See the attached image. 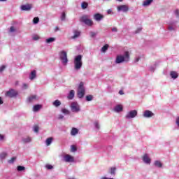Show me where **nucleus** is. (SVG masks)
I'll return each instance as SVG.
<instances>
[{
  "label": "nucleus",
  "mask_w": 179,
  "mask_h": 179,
  "mask_svg": "<svg viewBox=\"0 0 179 179\" xmlns=\"http://www.w3.org/2000/svg\"><path fill=\"white\" fill-rule=\"evenodd\" d=\"M130 54L129 51H126L123 55H118L115 60V64H122L124 62H129Z\"/></svg>",
  "instance_id": "1"
},
{
  "label": "nucleus",
  "mask_w": 179,
  "mask_h": 179,
  "mask_svg": "<svg viewBox=\"0 0 179 179\" xmlns=\"http://www.w3.org/2000/svg\"><path fill=\"white\" fill-rule=\"evenodd\" d=\"M74 69L76 71H80L82 68V65H83V62H82V55H78L74 57Z\"/></svg>",
  "instance_id": "2"
},
{
  "label": "nucleus",
  "mask_w": 179,
  "mask_h": 179,
  "mask_svg": "<svg viewBox=\"0 0 179 179\" xmlns=\"http://www.w3.org/2000/svg\"><path fill=\"white\" fill-rule=\"evenodd\" d=\"M85 83L83 82H80L78 88L77 96L78 99H83L85 96Z\"/></svg>",
  "instance_id": "3"
},
{
  "label": "nucleus",
  "mask_w": 179,
  "mask_h": 179,
  "mask_svg": "<svg viewBox=\"0 0 179 179\" xmlns=\"http://www.w3.org/2000/svg\"><path fill=\"white\" fill-rule=\"evenodd\" d=\"M59 55L62 64H63L64 65H66L68 64V53L64 50H62L59 52Z\"/></svg>",
  "instance_id": "4"
},
{
  "label": "nucleus",
  "mask_w": 179,
  "mask_h": 179,
  "mask_svg": "<svg viewBox=\"0 0 179 179\" xmlns=\"http://www.w3.org/2000/svg\"><path fill=\"white\" fill-rule=\"evenodd\" d=\"M80 20L85 23V24H87V26H93L94 24L93 20L89 18V15H83Z\"/></svg>",
  "instance_id": "5"
},
{
  "label": "nucleus",
  "mask_w": 179,
  "mask_h": 179,
  "mask_svg": "<svg viewBox=\"0 0 179 179\" xmlns=\"http://www.w3.org/2000/svg\"><path fill=\"white\" fill-rule=\"evenodd\" d=\"M136 115H138V110H132L127 113V115H125V118L126 120H131L132 118H135Z\"/></svg>",
  "instance_id": "6"
},
{
  "label": "nucleus",
  "mask_w": 179,
  "mask_h": 179,
  "mask_svg": "<svg viewBox=\"0 0 179 179\" xmlns=\"http://www.w3.org/2000/svg\"><path fill=\"white\" fill-rule=\"evenodd\" d=\"M71 110L73 113H79L80 111V106L77 102H73L71 104Z\"/></svg>",
  "instance_id": "7"
},
{
  "label": "nucleus",
  "mask_w": 179,
  "mask_h": 179,
  "mask_svg": "<svg viewBox=\"0 0 179 179\" xmlns=\"http://www.w3.org/2000/svg\"><path fill=\"white\" fill-rule=\"evenodd\" d=\"M63 160L66 163H73V162H75V158L73 157H72L71 155L66 154L63 157Z\"/></svg>",
  "instance_id": "8"
},
{
  "label": "nucleus",
  "mask_w": 179,
  "mask_h": 179,
  "mask_svg": "<svg viewBox=\"0 0 179 179\" xmlns=\"http://www.w3.org/2000/svg\"><path fill=\"white\" fill-rule=\"evenodd\" d=\"M6 97H16L17 96V92L15 90H10L6 93Z\"/></svg>",
  "instance_id": "9"
},
{
  "label": "nucleus",
  "mask_w": 179,
  "mask_h": 179,
  "mask_svg": "<svg viewBox=\"0 0 179 179\" xmlns=\"http://www.w3.org/2000/svg\"><path fill=\"white\" fill-rule=\"evenodd\" d=\"M117 12H128L129 8L127 5H120L117 7Z\"/></svg>",
  "instance_id": "10"
},
{
  "label": "nucleus",
  "mask_w": 179,
  "mask_h": 179,
  "mask_svg": "<svg viewBox=\"0 0 179 179\" xmlns=\"http://www.w3.org/2000/svg\"><path fill=\"white\" fill-rule=\"evenodd\" d=\"M143 117L145 118H151V117H153V115H155V113H153L152 111L150 110H145L143 113Z\"/></svg>",
  "instance_id": "11"
},
{
  "label": "nucleus",
  "mask_w": 179,
  "mask_h": 179,
  "mask_svg": "<svg viewBox=\"0 0 179 179\" xmlns=\"http://www.w3.org/2000/svg\"><path fill=\"white\" fill-rule=\"evenodd\" d=\"M143 161L145 164H150L152 160L150 159V157H149V155L148 154H145L143 156Z\"/></svg>",
  "instance_id": "12"
},
{
  "label": "nucleus",
  "mask_w": 179,
  "mask_h": 179,
  "mask_svg": "<svg viewBox=\"0 0 179 179\" xmlns=\"http://www.w3.org/2000/svg\"><path fill=\"white\" fill-rule=\"evenodd\" d=\"M94 19L96 20V22H100L102 19H104V15L100 14V13H96L94 15Z\"/></svg>",
  "instance_id": "13"
},
{
  "label": "nucleus",
  "mask_w": 179,
  "mask_h": 179,
  "mask_svg": "<svg viewBox=\"0 0 179 179\" xmlns=\"http://www.w3.org/2000/svg\"><path fill=\"white\" fill-rule=\"evenodd\" d=\"M31 8H33V6L31 4H25L21 6V10L27 11V10H30Z\"/></svg>",
  "instance_id": "14"
},
{
  "label": "nucleus",
  "mask_w": 179,
  "mask_h": 179,
  "mask_svg": "<svg viewBox=\"0 0 179 179\" xmlns=\"http://www.w3.org/2000/svg\"><path fill=\"white\" fill-rule=\"evenodd\" d=\"M36 76H37V71H36V70L32 71L29 74L30 80H34V79H36Z\"/></svg>",
  "instance_id": "15"
},
{
  "label": "nucleus",
  "mask_w": 179,
  "mask_h": 179,
  "mask_svg": "<svg viewBox=\"0 0 179 179\" xmlns=\"http://www.w3.org/2000/svg\"><path fill=\"white\" fill-rule=\"evenodd\" d=\"M122 110H124V107L122 106V105H117L114 108V111L115 113H121V111H122Z\"/></svg>",
  "instance_id": "16"
},
{
  "label": "nucleus",
  "mask_w": 179,
  "mask_h": 179,
  "mask_svg": "<svg viewBox=\"0 0 179 179\" xmlns=\"http://www.w3.org/2000/svg\"><path fill=\"white\" fill-rule=\"evenodd\" d=\"M36 100H38L37 95H31L28 97V101H29V103L36 101Z\"/></svg>",
  "instance_id": "17"
},
{
  "label": "nucleus",
  "mask_w": 179,
  "mask_h": 179,
  "mask_svg": "<svg viewBox=\"0 0 179 179\" xmlns=\"http://www.w3.org/2000/svg\"><path fill=\"white\" fill-rule=\"evenodd\" d=\"M78 133H79V129H78L75 127H73L71 131V136H75L78 135Z\"/></svg>",
  "instance_id": "18"
},
{
  "label": "nucleus",
  "mask_w": 179,
  "mask_h": 179,
  "mask_svg": "<svg viewBox=\"0 0 179 179\" xmlns=\"http://www.w3.org/2000/svg\"><path fill=\"white\" fill-rule=\"evenodd\" d=\"M75 97V90H71L68 95L69 100H72Z\"/></svg>",
  "instance_id": "19"
},
{
  "label": "nucleus",
  "mask_w": 179,
  "mask_h": 179,
  "mask_svg": "<svg viewBox=\"0 0 179 179\" xmlns=\"http://www.w3.org/2000/svg\"><path fill=\"white\" fill-rule=\"evenodd\" d=\"M170 75H171V78H172V79H177L178 78V72L171 71Z\"/></svg>",
  "instance_id": "20"
},
{
  "label": "nucleus",
  "mask_w": 179,
  "mask_h": 179,
  "mask_svg": "<svg viewBox=\"0 0 179 179\" xmlns=\"http://www.w3.org/2000/svg\"><path fill=\"white\" fill-rule=\"evenodd\" d=\"M153 0H145L143 2V6H150Z\"/></svg>",
  "instance_id": "21"
},
{
  "label": "nucleus",
  "mask_w": 179,
  "mask_h": 179,
  "mask_svg": "<svg viewBox=\"0 0 179 179\" xmlns=\"http://www.w3.org/2000/svg\"><path fill=\"white\" fill-rule=\"evenodd\" d=\"M154 164L155 167H158L159 169H162L163 167V164L160 161H155Z\"/></svg>",
  "instance_id": "22"
},
{
  "label": "nucleus",
  "mask_w": 179,
  "mask_h": 179,
  "mask_svg": "<svg viewBox=\"0 0 179 179\" xmlns=\"http://www.w3.org/2000/svg\"><path fill=\"white\" fill-rule=\"evenodd\" d=\"M56 38L54 37H50L48 38V39H46L45 43H47V44H51V43H54V41H55Z\"/></svg>",
  "instance_id": "23"
},
{
  "label": "nucleus",
  "mask_w": 179,
  "mask_h": 179,
  "mask_svg": "<svg viewBox=\"0 0 179 179\" xmlns=\"http://www.w3.org/2000/svg\"><path fill=\"white\" fill-rule=\"evenodd\" d=\"M23 143H30L31 142V138L30 137H25L22 138Z\"/></svg>",
  "instance_id": "24"
},
{
  "label": "nucleus",
  "mask_w": 179,
  "mask_h": 179,
  "mask_svg": "<svg viewBox=\"0 0 179 179\" xmlns=\"http://www.w3.org/2000/svg\"><path fill=\"white\" fill-rule=\"evenodd\" d=\"M45 143H46L47 146H50V145H51V143H52V137H50V138H47L45 141Z\"/></svg>",
  "instance_id": "25"
},
{
  "label": "nucleus",
  "mask_w": 179,
  "mask_h": 179,
  "mask_svg": "<svg viewBox=\"0 0 179 179\" xmlns=\"http://www.w3.org/2000/svg\"><path fill=\"white\" fill-rule=\"evenodd\" d=\"M87 6H89V3H87V2H86V1H83V2L81 3V8H82V9H87Z\"/></svg>",
  "instance_id": "26"
},
{
  "label": "nucleus",
  "mask_w": 179,
  "mask_h": 179,
  "mask_svg": "<svg viewBox=\"0 0 179 179\" xmlns=\"http://www.w3.org/2000/svg\"><path fill=\"white\" fill-rule=\"evenodd\" d=\"M53 106H55V107H59L61 106V101L58 99L55 100L53 102Z\"/></svg>",
  "instance_id": "27"
},
{
  "label": "nucleus",
  "mask_w": 179,
  "mask_h": 179,
  "mask_svg": "<svg viewBox=\"0 0 179 179\" xmlns=\"http://www.w3.org/2000/svg\"><path fill=\"white\" fill-rule=\"evenodd\" d=\"M80 36V31H74V35L73 36L72 38H78Z\"/></svg>",
  "instance_id": "28"
},
{
  "label": "nucleus",
  "mask_w": 179,
  "mask_h": 179,
  "mask_svg": "<svg viewBox=\"0 0 179 179\" xmlns=\"http://www.w3.org/2000/svg\"><path fill=\"white\" fill-rule=\"evenodd\" d=\"M117 169L115 167L110 168L109 173L111 174V176H115V171Z\"/></svg>",
  "instance_id": "29"
},
{
  "label": "nucleus",
  "mask_w": 179,
  "mask_h": 179,
  "mask_svg": "<svg viewBox=\"0 0 179 179\" xmlns=\"http://www.w3.org/2000/svg\"><path fill=\"white\" fill-rule=\"evenodd\" d=\"M41 108V105H35L33 108V111L37 112Z\"/></svg>",
  "instance_id": "30"
},
{
  "label": "nucleus",
  "mask_w": 179,
  "mask_h": 179,
  "mask_svg": "<svg viewBox=\"0 0 179 179\" xmlns=\"http://www.w3.org/2000/svg\"><path fill=\"white\" fill-rule=\"evenodd\" d=\"M62 113H63V114H65V115H68L70 113V112L68 110V109H66V108H62Z\"/></svg>",
  "instance_id": "31"
},
{
  "label": "nucleus",
  "mask_w": 179,
  "mask_h": 179,
  "mask_svg": "<svg viewBox=\"0 0 179 179\" xmlns=\"http://www.w3.org/2000/svg\"><path fill=\"white\" fill-rule=\"evenodd\" d=\"M38 22H40V18H38V17H35L33 20L34 24H37Z\"/></svg>",
  "instance_id": "32"
},
{
  "label": "nucleus",
  "mask_w": 179,
  "mask_h": 179,
  "mask_svg": "<svg viewBox=\"0 0 179 179\" xmlns=\"http://www.w3.org/2000/svg\"><path fill=\"white\" fill-rule=\"evenodd\" d=\"M86 100L87 101H92L93 100V95H87Z\"/></svg>",
  "instance_id": "33"
},
{
  "label": "nucleus",
  "mask_w": 179,
  "mask_h": 179,
  "mask_svg": "<svg viewBox=\"0 0 179 179\" xmlns=\"http://www.w3.org/2000/svg\"><path fill=\"white\" fill-rule=\"evenodd\" d=\"M108 50V45H105L103 47L101 48L102 52H106Z\"/></svg>",
  "instance_id": "34"
},
{
  "label": "nucleus",
  "mask_w": 179,
  "mask_h": 179,
  "mask_svg": "<svg viewBox=\"0 0 179 179\" xmlns=\"http://www.w3.org/2000/svg\"><path fill=\"white\" fill-rule=\"evenodd\" d=\"M17 170L18 171H23L26 170V168H24V166H18L17 167Z\"/></svg>",
  "instance_id": "35"
},
{
  "label": "nucleus",
  "mask_w": 179,
  "mask_h": 179,
  "mask_svg": "<svg viewBox=\"0 0 179 179\" xmlns=\"http://www.w3.org/2000/svg\"><path fill=\"white\" fill-rule=\"evenodd\" d=\"M66 17V14L65 13V12H63L62 13L61 20L64 21Z\"/></svg>",
  "instance_id": "36"
},
{
  "label": "nucleus",
  "mask_w": 179,
  "mask_h": 179,
  "mask_svg": "<svg viewBox=\"0 0 179 179\" xmlns=\"http://www.w3.org/2000/svg\"><path fill=\"white\" fill-rule=\"evenodd\" d=\"M174 15L176 17H178L179 19V10L176 9L174 10Z\"/></svg>",
  "instance_id": "37"
},
{
  "label": "nucleus",
  "mask_w": 179,
  "mask_h": 179,
  "mask_svg": "<svg viewBox=\"0 0 179 179\" xmlns=\"http://www.w3.org/2000/svg\"><path fill=\"white\" fill-rule=\"evenodd\" d=\"M9 31L10 33H15V31H16V29L15 28V27H10Z\"/></svg>",
  "instance_id": "38"
},
{
  "label": "nucleus",
  "mask_w": 179,
  "mask_h": 179,
  "mask_svg": "<svg viewBox=\"0 0 179 179\" xmlns=\"http://www.w3.org/2000/svg\"><path fill=\"white\" fill-rule=\"evenodd\" d=\"M15 160H16V157H12L10 160H8V163L12 164V163H14Z\"/></svg>",
  "instance_id": "39"
},
{
  "label": "nucleus",
  "mask_w": 179,
  "mask_h": 179,
  "mask_svg": "<svg viewBox=\"0 0 179 179\" xmlns=\"http://www.w3.org/2000/svg\"><path fill=\"white\" fill-rule=\"evenodd\" d=\"M76 150H77L76 146L75 145L71 146V152H76Z\"/></svg>",
  "instance_id": "40"
},
{
  "label": "nucleus",
  "mask_w": 179,
  "mask_h": 179,
  "mask_svg": "<svg viewBox=\"0 0 179 179\" xmlns=\"http://www.w3.org/2000/svg\"><path fill=\"white\" fill-rule=\"evenodd\" d=\"M142 31V28L139 27L137 28L136 30L134 31L135 34H138V33H141Z\"/></svg>",
  "instance_id": "41"
},
{
  "label": "nucleus",
  "mask_w": 179,
  "mask_h": 179,
  "mask_svg": "<svg viewBox=\"0 0 179 179\" xmlns=\"http://www.w3.org/2000/svg\"><path fill=\"white\" fill-rule=\"evenodd\" d=\"M45 167L46 169H48V170H52V169H54L52 165H50V164L46 165Z\"/></svg>",
  "instance_id": "42"
},
{
  "label": "nucleus",
  "mask_w": 179,
  "mask_h": 179,
  "mask_svg": "<svg viewBox=\"0 0 179 179\" xmlns=\"http://www.w3.org/2000/svg\"><path fill=\"white\" fill-rule=\"evenodd\" d=\"M94 125L96 129H100V124H99V122H95Z\"/></svg>",
  "instance_id": "43"
},
{
  "label": "nucleus",
  "mask_w": 179,
  "mask_h": 179,
  "mask_svg": "<svg viewBox=\"0 0 179 179\" xmlns=\"http://www.w3.org/2000/svg\"><path fill=\"white\" fill-rule=\"evenodd\" d=\"M33 40H40V36L38 35H34Z\"/></svg>",
  "instance_id": "44"
},
{
  "label": "nucleus",
  "mask_w": 179,
  "mask_h": 179,
  "mask_svg": "<svg viewBox=\"0 0 179 179\" xmlns=\"http://www.w3.org/2000/svg\"><path fill=\"white\" fill-rule=\"evenodd\" d=\"M39 127L38 126L36 125L34 127V132H38Z\"/></svg>",
  "instance_id": "45"
},
{
  "label": "nucleus",
  "mask_w": 179,
  "mask_h": 179,
  "mask_svg": "<svg viewBox=\"0 0 179 179\" xmlns=\"http://www.w3.org/2000/svg\"><path fill=\"white\" fill-rule=\"evenodd\" d=\"M7 155L6 153L3 152L1 155V159H5Z\"/></svg>",
  "instance_id": "46"
},
{
  "label": "nucleus",
  "mask_w": 179,
  "mask_h": 179,
  "mask_svg": "<svg viewBox=\"0 0 179 179\" xmlns=\"http://www.w3.org/2000/svg\"><path fill=\"white\" fill-rule=\"evenodd\" d=\"M140 60H141V57H137L135 58L134 62H139Z\"/></svg>",
  "instance_id": "47"
},
{
  "label": "nucleus",
  "mask_w": 179,
  "mask_h": 179,
  "mask_svg": "<svg viewBox=\"0 0 179 179\" xmlns=\"http://www.w3.org/2000/svg\"><path fill=\"white\" fill-rule=\"evenodd\" d=\"M112 31H113L114 33H117V31H118V29H117V27H113L112 28Z\"/></svg>",
  "instance_id": "48"
},
{
  "label": "nucleus",
  "mask_w": 179,
  "mask_h": 179,
  "mask_svg": "<svg viewBox=\"0 0 179 179\" xmlns=\"http://www.w3.org/2000/svg\"><path fill=\"white\" fill-rule=\"evenodd\" d=\"M5 68H6V66H1L0 67V72H3V71L5 69Z\"/></svg>",
  "instance_id": "49"
},
{
  "label": "nucleus",
  "mask_w": 179,
  "mask_h": 179,
  "mask_svg": "<svg viewBox=\"0 0 179 179\" xmlns=\"http://www.w3.org/2000/svg\"><path fill=\"white\" fill-rule=\"evenodd\" d=\"M23 89H27V87H29V85L26 83H24L22 85Z\"/></svg>",
  "instance_id": "50"
},
{
  "label": "nucleus",
  "mask_w": 179,
  "mask_h": 179,
  "mask_svg": "<svg viewBox=\"0 0 179 179\" xmlns=\"http://www.w3.org/2000/svg\"><path fill=\"white\" fill-rule=\"evenodd\" d=\"M5 139V136L2 134H0V141H3Z\"/></svg>",
  "instance_id": "51"
},
{
  "label": "nucleus",
  "mask_w": 179,
  "mask_h": 179,
  "mask_svg": "<svg viewBox=\"0 0 179 179\" xmlns=\"http://www.w3.org/2000/svg\"><path fill=\"white\" fill-rule=\"evenodd\" d=\"M90 36H92V37H94L95 36H96V33H94V32H90Z\"/></svg>",
  "instance_id": "52"
},
{
  "label": "nucleus",
  "mask_w": 179,
  "mask_h": 179,
  "mask_svg": "<svg viewBox=\"0 0 179 179\" xmlns=\"http://www.w3.org/2000/svg\"><path fill=\"white\" fill-rule=\"evenodd\" d=\"M58 118H59V120H63L64 115H59V117H58Z\"/></svg>",
  "instance_id": "53"
},
{
  "label": "nucleus",
  "mask_w": 179,
  "mask_h": 179,
  "mask_svg": "<svg viewBox=\"0 0 179 179\" xmlns=\"http://www.w3.org/2000/svg\"><path fill=\"white\" fill-rule=\"evenodd\" d=\"M119 94H120L121 96H122V94H124V91L120 90V91H119Z\"/></svg>",
  "instance_id": "54"
},
{
  "label": "nucleus",
  "mask_w": 179,
  "mask_h": 179,
  "mask_svg": "<svg viewBox=\"0 0 179 179\" xmlns=\"http://www.w3.org/2000/svg\"><path fill=\"white\" fill-rule=\"evenodd\" d=\"M169 30H174V28L173 27H168Z\"/></svg>",
  "instance_id": "55"
},
{
  "label": "nucleus",
  "mask_w": 179,
  "mask_h": 179,
  "mask_svg": "<svg viewBox=\"0 0 179 179\" xmlns=\"http://www.w3.org/2000/svg\"><path fill=\"white\" fill-rule=\"evenodd\" d=\"M0 104H3V101H2V98L0 97Z\"/></svg>",
  "instance_id": "56"
},
{
  "label": "nucleus",
  "mask_w": 179,
  "mask_h": 179,
  "mask_svg": "<svg viewBox=\"0 0 179 179\" xmlns=\"http://www.w3.org/2000/svg\"><path fill=\"white\" fill-rule=\"evenodd\" d=\"M101 179H113V178H106V177H102Z\"/></svg>",
  "instance_id": "57"
},
{
  "label": "nucleus",
  "mask_w": 179,
  "mask_h": 179,
  "mask_svg": "<svg viewBox=\"0 0 179 179\" xmlns=\"http://www.w3.org/2000/svg\"><path fill=\"white\" fill-rule=\"evenodd\" d=\"M107 12H108V15H110L111 13L112 10H108Z\"/></svg>",
  "instance_id": "58"
},
{
  "label": "nucleus",
  "mask_w": 179,
  "mask_h": 179,
  "mask_svg": "<svg viewBox=\"0 0 179 179\" xmlns=\"http://www.w3.org/2000/svg\"><path fill=\"white\" fill-rule=\"evenodd\" d=\"M117 2H122L124 0H116Z\"/></svg>",
  "instance_id": "59"
},
{
  "label": "nucleus",
  "mask_w": 179,
  "mask_h": 179,
  "mask_svg": "<svg viewBox=\"0 0 179 179\" xmlns=\"http://www.w3.org/2000/svg\"><path fill=\"white\" fill-rule=\"evenodd\" d=\"M7 0H0V2H5Z\"/></svg>",
  "instance_id": "60"
},
{
  "label": "nucleus",
  "mask_w": 179,
  "mask_h": 179,
  "mask_svg": "<svg viewBox=\"0 0 179 179\" xmlns=\"http://www.w3.org/2000/svg\"><path fill=\"white\" fill-rule=\"evenodd\" d=\"M56 30H59V29L57 27H56Z\"/></svg>",
  "instance_id": "61"
},
{
  "label": "nucleus",
  "mask_w": 179,
  "mask_h": 179,
  "mask_svg": "<svg viewBox=\"0 0 179 179\" xmlns=\"http://www.w3.org/2000/svg\"><path fill=\"white\" fill-rule=\"evenodd\" d=\"M103 1H110V0H103Z\"/></svg>",
  "instance_id": "62"
}]
</instances>
